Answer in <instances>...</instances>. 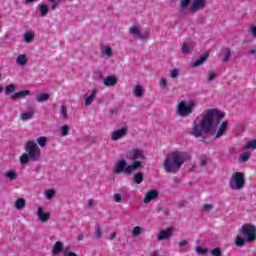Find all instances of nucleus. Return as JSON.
Instances as JSON below:
<instances>
[{
    "label": "nucleus",
    "instance_id": "54",
    "mask_svg": "<svg viewBox=\"0 0 256 256\" xmlns=\"http://www.w3.org/2000/svg\"><path fill=\"white\" fill-rule=\"evenodd\" d=\"M211 209H213V205H211V204H204L203 211L209 212V211H211Z\"/></svg>",
    "mask_w": 256,
    "mask_h": 256
},
{
    "label": "nucleus",
    "instance_id": "10",
    "mask_svg": "<svg viewBox=\"0 0 256 256\" xmlns=\"http://www.w3.org/2000/svg\"><path fill=\"white\" fill-rule=\"evenodd\" d=\"M129 33L130 35H133L135 39L144 40V39H148L149 37V32L141 33V27L137 25H132L129 28Z\"/></svg>",
    "mask_w": 256,
    "mask_h": 256
},
{
    "label": "nucleus",
    "instance_id": "47",
    "mask_svg": "<svg viewBox=\"0 0 256 256\" xmlns=\"http://www.w3.org/2000/svg\"><path fill=\"white\" fill-rule=\"evenodd\" d=\"M212 256H223L221 253V248H214L211 250Z\"/></svg>",
    "mask_w": 256,
    "mask_h": 256
},
{
    "label": "nucleus",
    "instance_id": "39",
    "mask_svg": "<svg viewBox=\"0 0 256 256\" xmlns=\"http://www.w3.org/2000/svg\"><path fill=\"white\" fill-rule=\"evenodd\" d=\"M103 55H106V57H111L113 55V49H111L110 46H104Z\"/></svg>",
    "mask_w": 256,
    "mask_h": 256
},
{
    "label": "nucleus",
    "instance_id": "56",
    "mask_svg": "<svg viewBox=\"0 0 256 256\" xmlns=\"http://www.w3.org/2000/svg\"><path fill=\"white\" fill-rule=\"evenodd\" d=\"M150 256H159V251L158 250H154L150 253Z\"/></svg>",
    "mask_w": 256,
    "mask_h": 256
},
{
    "label": "nucleus",
    "instance_id": "12",
    "mask_svg": "<svg viewBox=\"0 0 256 256\" xmlns=\"http://www.w3.org/2000/svg\"><path fill=\"white\" fill-rule=\"evenodd\" d=\"M127 133H129V128L127 126L115 130L112 134H111V139L112 141H119V139H123V137L127 136Z\"/></svg>",
    "mask_w": 256,
    "mask_h": 256
},
{
    "label": "nucleus",
    "instance_id": "30",
    "mask_svg": "<svg viewBox=\"0 0 256 256\" xmlns=\"http://www.w3.org/2000/svg\"><path fill=\"white\" fill-rule=\"evenodd\" d=\"M15 209H18L20 211L21 209H25V199L19 198L15 202Z\"/></svg>",
    "mask_w": 256,
    "mask_h": 256
},
{
    "label": "nucleus",
    "instance_id": "51",
    "mask_svg": "<svg viewBox=\"0 0 256 256\" xmlns=\"http://www.w3.org/2000/svg\"><path fill=\"white\" fill-rule=\"evenodd\" d=\"M189 3H191V0H181L180 7L182 9H185V7H187V5H189Z\"/></svg>",
    "mask_w": 256,
    "mask_h": 256
},
{
    "label": "nucleus",
    "instance_id": "58",
    "mask_svg": "<svg viewBox=\"0 0 256 256\" xmlns=\"http://www.w3.org/2000/svg\"><path fill=\"white\" fill-rule=\"evenodd\" d=\"M248 53H249V55H255V53H256V50H255V49H253V50H250Z\"/></svg>",
    "mask_w": 256,
    "mask_h": 256
},
{
    "label": "nucleus",
    "instance_id": "46",
    "mask_svg": "<svg viewBox=\"0 0 256 256\" xmlns=\"http://www.w3.org/2000/svg\"><path fill=\"white\" fill-rule=\"evenodd\" d=\"M61 134H62V137H67V135H69V126L68 125L62 126Z\"/></svg>",
    "mask_w": 256,
    "mask_h": 256
},
{
    "label": "nucleus",
    "instance_id": "50",
    "mask_svg": "<svg viewBox=\"0 0 256 256\" xmlns=\"http://www.w3.org/2000/svg\"><path fill=\"white\" fill-rule=\"evenodd\" d=\"M160 87L161 89H167V79L165 78L160 79Z\"/></svg>",
    "mask_w": 256,
    "mask_h": 256
},
{
    "label": "nucleus",
    "instance_id": "23",
    "mask_svg": "<svg viewBox=\"0 0 256 256\" xmlns=\"http://www.w3.org/2000/svg\"><path fill=\"white\" fill-rule=\"evenodd\" d=\"M208 58L209 54H203L202 56H200L199 59L195 60L192 63V67H200V65H203V63H205V61H207Z\"/></svg>",
    "mask_w": 256,
    "mask_h": 256
},
{
    "label": "nucleus",
    "instance_id": "24",
    "mask_svg": "<svg viewBox=\"0 0 256 256\" xmlns=\"http://www.w3.org/2000/svg\"><path fill=\"white\" fill-rule=\"evenodd\" d=\"M35 115V110H29L27 112H23L20 115L21 121H29Z\"/></svg>",
    "mask_w": 256,
    "mask_h": 256
},
{
    "label": "nucleus",
    "instance_id": "34",
    "mask_svg": "<svg viewBox=\"0 0 256 256\" xmlns=\"http://www.w3.org/2000/svg\"><path fill=\"white\" fill-rule=\"evenodd\" d=\"M247 149H256V140L249 141L246 145L243 146V150L247 151Z\"/></svg>",
    "mask_w": 256,
    "mask_h": 256
},
{
    "label": "nucleus",
    "instance_id": "31",
    "mask_svg": "<svg viewBox=\"0 0 256 256\" xmlns=\"http://www.w3.org/2000/svg\"><path fill=\"white\" fill-rule=\"evenodd\" d=\"M35 37V34L31 31H28L24 34L25 43H31Z\"/></svg>",
    "mask_w": 256,
    "mask_h": 256
},
{
    "label": "nucleus",
    "instance_id": "60",
    "mask_svg": "<svg viewBox=\"0 0 256 256\" xmlns=\"http://www.w3.org/2000/svg\"><path fill=\"white\" fill-rule=\"evenodd\" d=\"M33 2H35V0H26V3L28 4V3H33Z\"/></svg>",
    "mask_w": 256,
    "mask_h": 256
},
{
    "label": "nucleus",
    "instance_id": "32",
    "mask_svg": "<svg viewBox=\"0 0 256 256\" xmlns=\"http://www.w3.org/2000/svg\"><path fill=\"white\" fill-rule=\"evenodd\" d=\"M36 143H38L39 147H47V137L41 136L37 138Z\"/></svg>",
    "mask_w": 256,
    "mask_h": 256
},
{
    "label": "nucleus",
    "instance_id": "7",
    "mask_svg": "<svg viewBox=\"0 0 256 256\" xmlns=\"http://www.w3.org/2000/svg\"><path fill=\"white\" fill-rule=\"evenodd\" d=\"M239 233L246 238V243H253L256 239V227L252 224H243Z\"/></svg>",
    "mask_w": 256,
    "mask_h": 256
},
{
    "label": "nucleus",
    "instance_id": "53",
    "mask_svg": "<svg viewBox=\"0 0 256 256\" xmlns=\"http://www.w3.org/2000/svg\"><path fill=\"white\" fill-rule=\"evenodd\" d=\"M113 197H114L115 203H121V194L115 193Z\"/></svg>",
    "mask_w": 256,
    "mask_h": 256
},
{
    "label": "nucleus",
    "instance_id": "44",
    "mask_svg": "<svg viewBox=\"0 0 256 256\" xmlns=\"http://www.w3.org/2000/svg\"><path fill=\"white\" fill-rule=\"evenodd\" d=\"M60 116L62 119H67V107L63 105L60 107Z\"/></svg>",
    "mask_w": 256,
    "mask_h": 256
},
{
    "label": "nucleus",
    "instance_id": "22",
    "mask_svg": "<svg viewBox=\"0 0 256 256\" xmlns=\"http://www.w3.org/2000/svg\"><path fill=\"white\" fill-rule=\"evenodd\" d=\"M193 43H187V42H184L182 44V47H181V51L182 53H184V55H189V53H191V51H193Z\"/></svg>",
    "mask_w": 256,
    "mask_h": 256
},
{
    "label": "nucleus",
    "instance_id": "11",
    "mask_svg": "<svg viewBox=\"0 0 256 256\" xmlns=\"http://www.w3.org/2000/svg\"><path fill=\"white\" fill-rule=\"evenodd\" d=\"M173 237V228L161 229L156 235L157 241H167Z\"/></svg>",
    "mask_w": 256,
    "mask_h": 256
},
{
    "label": "nucleus",
    "instance_id": "33",
    "mask_svg": "<svg viewBox=\"0 0 256 256\" xmlns=\"http://www.w3.org/2000/svg\"><path fill=\"white\" fill-rule=\"evenodd\" d=\"M62 255L63 256H77V253L72 252L71 246H66V247H64Z\"/></svg>",
    "mask_w": 256,
    "mask_h": 256
},
{
    "label": "nucleus",
    "instance_id": "52",
    "mask_svg": "<svg viewBox=\"0 0 256 256\" xmlns=\"http://www.w3.org/2000/svg\"><path fill=\"white\" fill-rule=\"evenodd\" d=\"M96 205H97V202H95V200H93V199H89L87 202L88 208L95 207Z\"/></svg>",
    "mask_w": 256,
    "mask_h": 256
},
{
    "label": "nucleus",
    "instance_id": "37",
    "mask_svg": "<svg viewBox=\"0 0 256 256\" xmlns=\"http://www.w3.org/2000/svg\"><path fill=\"white\" fill-rule=\"evenodd\" d=\"M131 233L134 237H139V235H141V233H143V228H141L140 226H135L132 230Z\"/></svg>",
    "mask_w": 256,
    "mask_h": 256
},
{
    "label": "nucleus",
    "instance_id": "14",
    "mask_svg": "<svg viewBox=\"0 0 256 256\" xmlns=\"http://www.w3.org/2000/svg\"><path fill=\"white\" fill-rule=\"evenodd\" d=\"M159 197V191L157 190H150L145 193L143 202L147 205L150 201H155Z\"/></svg>",
    "mask_w": 256,
    "mask_h": 256
},
{
    "label": "nucleus",
    "instance_id": "1",
    "mask_svg": "<svg viewBox=\"0 0 256 256\" xmlns=\"http://www.w3.org/2000/svg\"><path fill=\"white\" fill-rule=\"evenodd\" d=\"M223 117H225V114L217 109L207 110L201 117L194 120L190 131L191 135L202 137L204 133L205 135H211L213 139H221L229 129V122L223 121L219 124Z\"/></svg>",
    "mask_w": 256,
    "mask_h": 256
},
{
    "label": "nucleus",
    "instance_id": "28",
    "mask_svg": "<svg viewBox=\"0 0 256 256\" xmlns=\"http://www.w3.org/2000/svg\"><path fill=\"white\" fill-rule=\"evenodd\" d=\"M250 157H251L250 152H244L240 155V157L238 159V163H247V161H249Z\"/></svg>",
    "mask_w": 256,
    "mask_h": 256
},
{
    "label": "nucleus",
    "instance_id": "5",
    "mask_svg": "<svg viewBox=\"0 0 256 256\" xmlns=\"http://www.w3.org/2000/svg\"><path fill=\"white\" fill-rule=\"evenodd\" d=\"M197 107V102L195 101H190V102H185L181 101L176 108V114L179 117H189L191 113H193V110Z\"/></svg>",
    "mask_w": 256,
    "mask_h": 256
},
{
    "label": "nucleus",
    "instance_id": "8",
    "mask_svg": "<svg viewBox=\"0 0 256 256\" xmlns=\"http://www.w3.org/2000/svg\"><path fill=\"white\" fill-rule=\"evenodd\" d=\"M137 165H127V160L122 159L119 160L115 166H114V173H116V175H119V173H125L126 175H131V173H133V171L135 170V167Z\"/></svg>",
    "mask_w": 256,
    "mask_h": 256
},
{
    "label": "nucleus",
    "instance_id": "55",
    "mask_svg": "<svg viewBox=\"0 0 256 256\" xmlns=\"http://www.w3.org/2000/svg\"><path fill=\"white\" fill-rule=\"evenodd\" d=\"M200 164L202 165V167H204V165H207V159L201 158L200 159Z\"/></svg>",
    "mask_w": 256,
    "mask_h": 256
},
{
    "label": "nucleus",
    "instance_id": "38",
    "mask_svg": "<svg viewBox=\"0 0 256 256\" xmlns=\"http://www.w3.org/2000/svg\"><path fill=\"white\" fill-rule=\"evenodd\" d=\"M196 253L197 255H207V253H209V249L203 248L201 246H196Z\"/></svg>",
    "mask_w": 256,
    "mask_h": 256
},
{
    "label": "nucleus",
    "instance_id": "3",
    "mask_svg": "<svg viewBox=\"0 0 256 256\" xmlns=\"http://www.w3.org/2000/svg\"><path fill=\"white\" fill-rule=\"evenodd\" d=\"M26 153L20 156V164L26 165L30 161H39L41 159V148L37 145L35 140H30L26 142L24 147Z\"/></svg>",
    "mask_w": 256,
    "mask_h": 256
},
{
    "label": "nucleus",
    "instance_id": "18",
    "mask_svg": "<svg viewBox=\"0 0 256 256\" xmlns=\"http://www.w3.org/2000/svg\"><path fill=\"white\" fill-rule=\"evenodd\" d=\"M29 62V58L27 57V54H20L16 58V64L19 67H25L27 63Z\"/></svg>",
    "mask_w": 256,
    "mask_h": 256
},
{
    "label": "nucleus",
    "instance_id": "21",
    "mask_svg": "<svg viewBox=\"0 0 256 256\" xmlns=\"http://www.w3.org/2000/svg\"><path fill=\"white\" fill-rule=\"evenodd\" d=\"M30 91L29 90H22L20 92H16L14 94L11 95V99L15 100V99H23V97H27V95H30Z\"/></svg>",
    "mask_w": 256,
    "mask_h": 256
},
{
    "label": "nucleus",
    "instance_id": "4",
    "mask_svg": "<svg viewBox=\"0 0 256 256\" xmlns=\"http://www.w3.org/2000/svg\"><path fill=\"white\" fill-rule=\"evenodd\" d=\"M126 159H128V161H132V165H136L134 169L137 171V169H141V167H143V162L147 157L145 156L144 149L135 147L126 152Z\"/></svg>",
    "mask_w": 256,
    "mask_h": 256
},
{
    "label": "nucleus",
    "instance_id": "20",
    "mask_svg": "<svg viewBox=\"0 0 256 256\" xmlns=\"http://www.w3.org/2000/svg\"><path fill=\"white\" fill-rule=\"evenodd\" d=\"M144 94H145V90L143 89V86L136 85L134 87V90H133L134 97H136L137 99H141V97H143Z\"/></svg>",
    "mask_w": 256,
    "mask_h": 256
},
{
    "label": "nucleus",
    "instance_id": "42",
    "mask_svg": "<svg viewBox=\"0 0 256 256\" xmlns=\"http://www.w3.org/2000/svg\"><path fill=\"white\" fill-rule=\"evenodd\" d=\"M15 89H16L15 84H10V85L6 86V89H5L6 95L14 93Z\"/></svg>",
    "mask_w": 256,
    "mask_h": 256
},
{
    "label": "nucleus",
    "instance_id": "49",
    "mask_svg": "<svg viewBox=\"0 0 256 256\" xmlns=\"http://www.w3.org/2000/svg\"><path fill=\"white\" fill-rule=\"evenodd\" d=\"M229 59H231V49H227V53L224 56V63H227V61H229Z\"/></svg>",
    "mask_w": 256,
    "mask_h": 256
},
{
    "label": "nucleus",
    "instance_id": "45",
    "mask_svg": "<svg viewBox=\"0 0 256 256\" xmlns=\"http://www.w3.org/2000/svg\"><path fill=\"white\" fill-rule=\"evenodd\" d=\"M248 33L256 39V25H251L248 29Z\"/></svg>",
    "mask_w": 256,
    "mask_h": 256
},
{
    "label": "nucleus",
    "instance_id": "27",
    "mask_svg": "<svg viewBox=\"0 0 256 256\" xmlns=\"http://www.w3.org/2000/svg\"><path fill=\"white\" fill-rule=\"evenodd\" d=\"M55 195H57V191H55V189H46L44 191V197L48 201H51V199H53V197H55Z\"/></svg>",
    "mask_w": 256,
    "mask_h": 256
},
{
    "label": "nucleus",
    "instance_id": "26",
    "mask_svg": "<svg viewBox=\"0 0 256 256\" xmlns=\"http://www.w3.org/2000/svg\"><path fill=\"white\" fill-rule=\"evenodd\" d=\"M51 99V96L47 93H40L36 96V101L38 103H45V101H49Z\"/></svg>",
    "mask_w": 256,
    "mask_h": 256
},
{
    "label": "nucleus",
    "instance_id": "59",
    "mask_svg": "<svg viewBox=\"0 0 256 256\" xmlns=\"http://www.w3.org/2000/svg\"><path fill=\"white\" fill-rule=\"evenodd\" d=\"M78 241H83V235L78 236Z\"/></svg>",
    "mask_w": 256,
    "mask_h": 256
},
{
    "label": "nucleus",
    "instance_id": "19",
    "mask_svg": "<svg viewBox=\"0 0 256 256\" xmlns=\"http://www.w3.org/2000/svg\"><path fill=\"white\" fill-rule=\"evenodd\" d=\"M178 251L180 253H187V247L189 246V240L187 239H181L178 243Z\"/></svg>",
    "mask_w": 256,
    "mask_h": 256
},
{
    "label": "nucleus",
    "instance_id": "43",
    "mask_svg": "<svg viewBox=\"0 0 256 256\" xmlns=\"http://www.w3.org/2000/svg\"><path fill=\"white\" fill-rule=\"evenodd\" d=\"M40 13H41L42 17H45V15H47V13H49V8L47 7V5L40 6Z\"/></svg>",
    "mask_w": 256,
    "mask_h": 256
},
{
    "label": "nucleus",
    "instance_id": "6",
    "mask_svg": "<svg viewBox=\"0 0 256 256\" xmlns=\"http://www.w3.org/2000/svg\"><path fill=\"white\" fill-rule=\"evenodd\" d=\"M229 187L233 191H241L245 187V174L243 172H235L229 179Z\"/></svg>",
    "mask_w": 256,
    "mask_h": 256
},
{
    "label": "nucleus",
    "instance_id": "16",
    "mask_svg": "<svg viewBox=\"0 0 256 256\" xmlns=\"http://www.w3.org/2000/svg\"><path fill=\"white\" fill-rule=\"evenodd\" d=\"M65 249V245L62 241H57L52 246V255H61Z\"/></svg>",
    "mask_w": 256,
    "mask_h": 256
},
{
    "label": "nucleus",
    "instance_id": "2",
    "mask_svg": "<svg viewBox=\"0 0 256 256\" xmlns=\"http://www.w3.org/2000/svg\"><path fill=\"white\" fill-rule=\"evenodd\" d=\"M187 161H191V154L185 151L174 150L167 154L163 162L166 173H177Z\"/></svg>",
    "mask_w": 256,
    "mask_h": 256
},
{
    "label": "nucleus",
    "instance_id": "48",
    "mask_svg": "<svg viewBox=\"0 0 256 256\" xmlns=\"http://www.w3.org/2000/svg\"><path fill=\"white\" fill-rule=\"evenodd\" d=\"M49 3H51V9L52 11H55V9H57L59 2H57V0H48Z\"/></svg>",
    "mask_w": 256,
    "mask_h": 256
},
{
    "label": "nucleus",
    "instance_id": "57",
    "mask_svg": "<svg viewBox=\"0 0 256 256\" xmlns=\"http://www.w3.org/2000/svg\"><path fill=\"white\" fill-rule=\"evenodd\" d=\"M117 237V233L113 232L111 235H110V240L113 241V239H115Z\"/></svg>",
    "mask_w": 256,
    "mask_h": 256
},
{
    "label": "nucleus",
    "instance_id": "41",
    "mask_svg": "<svg viewBox=\"0 0 256 256\" xmlns=\"http://www.w3.org/2000/svg\"><path fill=\"white\" fill-rule=\"evenodd\" d=\"M101 235H103V232L101 231V227L96 226L94 231V239H101Z\"/></svg>",
    "mask_w": 256,
    "mask_h": 256
},
{
    "label": "nucleus",
    "instance_id": "25",
    "mask_svg": "<svg viewBox=\"0 0 256 256\" xmlns=\"http://www.w3.org/2000/svg\"><path fill=\"white\" fill-rule=\"evenodd\" d=\"M5 177L8 181H15L17 179V170L10 169L6 171Z\"/></svg>",
    "mask_w": 256,
    "mask_h": 256
},
{
    "label": "nucleus",
    "instance_id": "17",
    "mask_svg": "<svg viewBox=\"0 0 256 256\" xmlns=\"http://www.w3.org/2000/svg\"><path fill=\"white\" fill-rule=\"evenodd\" d=\"M103 85L105 87H115L117 85V77L115 76H108L103 79Z\"/></svg>",
    "mask_w": 256,
    "mask_h": 256
},
{
    "label": "nucleus",
    "instance_id": "40",
    "mask_svg": "<svg viewBox=\"0 0 256 256\" xmlns=\"http://www.w3.org/2000/svg\"><path fill=\"white\" fill-rule=\"evenodd\" d=\"M179 74H180L179 69L174 68L170 70L169 77H171V79H177V77H179Z\"/></svg>",
    "mask_w": 256,
    "mask_h": 256
},
{
    "label": "nucleus",
    "instance_id": "29",
    "mask_svg": "<svg viewBox=\"0 0 256 256\" xmlns=\"http://www.w3.org/2000/svg\"><path fill=\"white\" fill-rule=\"evenodd\" d=\"M247 242V238H243L241 235H237L235 239V245L236 247H243L245 243Z\"/></svg>",
    "mask_w": 256,
    "mask_h": 256
},
{
    "label": "nucleus",
    "instance_id": "13",
    "mask_svg": "<svg viewBox=\"0 0 256 256\" xmlns=\"http://www.w3.org/2000/svg\"><path fill=\"white\" fill-rule=\"evenodd\" d=\"M206 5L207 0H193L190 9L193 13H196V11H202V9H205Z\"/></svg>",
    "mask_w": 256,
    "mask_h": 256
},
{
    "label": "nucleus",
    "instance_id": "9",
    "mask_svg": "<svg viewBox=\"0 0 256 256\" xmlns=\"http://www.w3.org/2000/svg\"><path fill=\"white\" fill-rule=\"evenodd\" d=\"M35 215L38 217V221H40V223H47L49 219H51V213L45 211L43 206H38L36 208Z\"/></svg>",
    "mask_w": 256,
    "mask_h": 256
},
{
    "label": "nucleus",
    "instance_id": "15",
    "mask_svg": "<svg viewBox=\"0 0 256 256\" xmlns=\"http://www.w3.org/2000/svg\"><path fill=\"white\" fill-rule=\"evenodd\" d=\"M97 93H99V90L94 89L91 91L90 95L85 94V96H84L85 107H89V105H91V103H93L95 101V97H97Z\"/></svg>",
    "mask_w": 256,
    "mask_h": 256
},
{
    "label": "nucleus",
    "instance_id": "35",
    "mask_svg": "<svg viewBox=\"0 0 256 256\" xmlns=\"http://www.w3.org/2000/svg\"><path fill=\"white\" fill-rule=\"evenodd\" d=\"M133 179H134V183H136V185H141V183H143V174L136 173V174H134Z\"/></svg>",
    "mask_w": 256,
    "mask_h": 256
},
{
    "label": "nucleus",
    "instance_id": "36",
    "mask_svg": "<svg viewBox=\"0 0 256 256\" xmlns=\"http://www.w3.org/2000/svg\"><path fill=\"white\" fill-rule=\"evenodd\" d=\"M206 79L209 83H211V81H215V79H217V72L209 71L207 73Z\"/></svg>",
    "mask_w": 256,
    "mask_h": 256
}]
</instances>
